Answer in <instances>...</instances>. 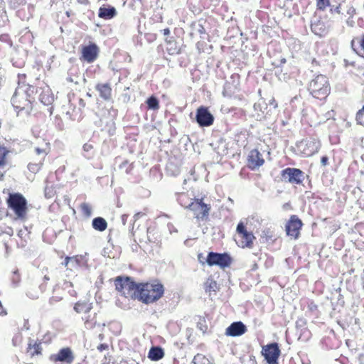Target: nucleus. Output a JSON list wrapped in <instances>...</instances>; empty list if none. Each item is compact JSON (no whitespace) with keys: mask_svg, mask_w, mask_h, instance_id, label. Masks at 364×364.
Here are the masks:
<instances>
[{"mask_svg":"<svg viewBox=\"0 0 364 364\" xmlns=\"http://www.w3.org/2000/svg\"><path fill=\"white\" fill-rule=\"evenodd\" d=\"M66 80L69 82H73L75 85L79 84L80 75H79L78 68L76 67L71 68L68 72Z\"/></svg>","mask_w":364,"mask_h":364,"instance_id":"393cba45","label":"nucleus"},{"mask_svg":"<svg viewBox=\"0 0 364 364\" xmlns=\"http://www.w3.org/2000/svg\"><path fill=\"white\" fill-rule=\"evenodd\" d=\"M176 200L178 203L185 208L189 209V204H191V202H192L194 199H191L189 198L188 195L186 193H176Z\"/></svg>","mask_w":364,"mask_h":364,"instance_id":"b1692460","label":"nucleus"},{"mask_svg":"<svg viewBox=\"0 0 364 364\" xmlns=\"http://www.w3.org/2000/svg\"><path fill=\"white\" fill-rule=\"evenodd\" d=\"M247 161L249 168L254 170L262 166L264 160L257 149H252L248 155Z\"/></svg>","mask_w":364,"mask_h":364,"instance_id":"a211bd4d","label":"nucleus"},{"mask_svg":"<svg viewBox=\"0 0 364 364\" xmlns=\"http://www.w3.org/2000/svg\"><path fill=\"white\" fill-rule=\"evenodd\" d=\"M9 208L15 215L16 220L25 221L27 216V200L25 197L19 193H9L6 200Z\"/></svg>","mask_w":364,"mask_h":364,"instance_id":"f257e3e1","label":"nucleus"},{"mask_svg":"<svg viewBox=\"0 0 364 364\" xmlns=\"http://www.w3.org/2000/svg\"><path fill=\"white\" fill-rule=\"evenodd\" d=\"M62 299V297L60 296H52L49 299V303L51 305H53L54 304L60 301Z\"/></svg>","mask_w":364,"mask_h":364,"instance_id":"49530a36","label":"nucleus"},{"mask_svg":"<svg viewBox=\"0 0 364 364\" xmlns=\"http://www.w3.org/2000/svg\"><path fill=\"white\" fill-rule=\"evenodd\" d=\"M302 225L301 220L296 215H291L285 226L287 235L297 239Z\"/></svg>","mask_w":364,"mask_h":364,"instance_id":"9b49d317","label":"nucleus"},{"mask_svg":"<svg viewBox=\"0 0 364 364\" xmlns=\"http://www.w3.org/2000/svg\"><path fill=\"white\" fill-rule=\"evenodd\" d=\"M41 92L39 95V100L42 104L46 106L51 105L54 101V95L48 87L41 88Z\"/></svg>","mask_w":364,"mask_h":364,"instance_id":"aec40b11","label":"nucleus"},{"mask_svg":"<svg viewBox=\"0 0 364 364\" xmlns=\"http://www.w3.org/2000/svg\"><path fill=\"white\" fill-rule=\"evenodd\" d=\"M73 265L75 266H79L82 267H87V254L85 255H76L73 257Z\"/></svg>","mask_w":364,"mask_h":364,"instance_id":"bb28decb","label":"nucleus"},{"mask_svg":"<svg viewBox=\"0 0 364 364\" xmlns=\"http://www.w3.org/2000/svg\"><path fill=\"white\" fill-rule=\"evenodd\" d=\"M117 14L116 9L110 5H103L100 7L98 11V16L105 20L113 18Z\"/></svg>","mask_w":364,"mask_h":364,"instance_id":"6ab92c4d","label":"nucleus"},{"mask_svg":"<svg viewBox=\"0 0 364 364\" xmlns=\"http://www.w3.org/2000/svg\"><path fill=\"white\" fill-rule=\"evenodd\" d=\"M80 208H81L82 212L83 213V214L85 216L90 217L91 215L92 210H91V208L90 207V205L87 203H82L80 205Z\"/></svg>","mask_w":364,"mask_h":364,"instance_id":"58836bf2","label":"nucleus"},{"mask_svg":"<svg viewBox=\"0 0 364 364\" xmlns=\"http://www.w3.org/2000/svg\"><path fill=\"white\" fill-rule=\"evenodd\" d=\"M191 28L194 32L200 34V36L205 35L206 33L204 26L202 23V21H199L198 23H193L191 24ZM201 38L203 37L201 36Z\"/></svg>","mask_w":364,"mask_h":364,"instance_id":"c756f323","label":"nucleus"},{"mask_svg":"<svg viewBox=\"0 0 364 364\" xmlns=\"http://www.w3.org/2000/svg\"><path fill=\"white\" fill-rule=\"evenodd\" d=\"M356 122L358 124L364 127V110L363 107L361 109H360L357 114L355 117Z\"/></svg>","mask_w":364,"mask_h":364,"instance_id":"ea45409f","label":"nucleus"},{"mask_svg":"<svg viewBox=\"0 0 364 364\" xmlns=\"http://www.w3.org/2000/svg\"><path fill=\"white\" fill-rule=\"evenodd\" d=\"M268 105L272 106L274 109H276L277 107V103L276 102L274 98L273 97L269 100Z\"/></svg>","mask_w":364,"mask_h":364,"instance_id":"6e6d98bb","label":"nucleus"},{"mask_svg":"<svg viewBox=\"0 0 364 364\" xmlns=\"http://www.w3.org/2000/svg\"><path fill=\"white\" fill-rule=\"evenodd\" d=\"M230 87V83H225V84L224 87H223V95L224 97H231L232 93H231V92H230L228 90Z\"/></svg>","mask_w":364,"mask_h":364,"instance_id":"a19ab883","label":"nucleus"},{"mask_svg":"<svg viewBox=\"0 0 364 364\" xmlns=\"http://www.w3.org/2000/svg\"><path fill=\"white\" fill-rule=\"evenodd\" d=\"M306 325V321L303 318H299L296 321V328H302Z\"/></svg>","mask_w":364,"mask_h":364,"instance_id":"a18cd8bd","label":"nucleus"},{"mask_svg":"<svg viewBox=\"0 0 364 364\" xmlns=\"http://www.w3.org/2000/svg\"><path fill=\"white\" fill-rule=\"evenodd\" d=\"M23 1V0H10L9 2H10V4L11 6L16 9V7L18 6V5H20V4Z\"/></svg>","mask_w":364,"mask_h":364,"instance_id":"de8ad7c7","label":"nucleus"},{"mask_svg":"<svg viewBox=\"0 0 364 364\" xmlns=\"http://www.w3.org/2000/svg\"><path fill=\"white\" fill-rule=\"evenodd\" d=\"M328 161V158L326 156H323L321 159V163L323 166L327 165Z\"/></svg>","mask_w":364,"mask_h":364,"instance_id":"4d7b16f0","label":"nucleus"},{"mask_svg":"<svg viewBox=\"0 0 364 364\" xmlns=\"http://www.w3.org/2000/svg\"><path fill=\"white\" fill-rule=\"evenodd\" d=\"M308 90L314 97L321 100L326 99L331 90L328 78L318 75L309 82Z\"/></svg>","mask_w":364,"mask_h":364,"instance_id":"20e7f679","label":"nucleus"},{"mask_svg":"<svg viewBox=\"0 0 364 364\" xmlns=\"http://www.w3.org/2000/svg\"><path fill=\"white\" fill-rule=\"evenodd\" d=\"M51 359L55 362H60L64 364H72L75 356L72 350L67 347L61 348L57 354L52 355Z\"/></svg>","mask_w":364,"mask_h":364,"instance_id":"ddd939ff","label":"nucleus"},{"mask_svg":"<svg viewBox=\"0 0 364 364\" xmlns=\"http://www.w3.org/2000/svg\"><path fill=\"white\" fill-rule=\"evenodd\" d=\"M119 364H139L136 360L133 359L122 360Z\"/></svg>","mask_w":364,"mask_h":364,"instance_id":"603ef678","label":"nucleus"},{"mask_svg":"<svg viewBox=\"0 0 364 364\" xmlns=\"http://www.w3.org/2000/svg\"><path fill=\"white\" fill-rule=\"evenodd\" d=\"M344 61H345V63H346V64H349V65H355V63H354V62H348V60H345Z\"/></svg>","mask_w":364,"mask_h":364,"instance_id":"338daca9","label":"nucleus"},{"mask_svg":"<svg viewBox=\"0 0 364 364\" xmlns=\"http://www.w3.org/2000/svg\"><path fill=\"white\" fill-rule=\"evenodd\" d=\"M161 31L164 36H168L170 34V30L168 28H166L162 30Z\"/></svg>","mask_w":364,"mask_h":364,"instance_id":"e2e57ef3","label":"nucleus"},{"mask_svg":"<svg viewBox=\"0 0 364 364\" xmlns=\"http://www.w3.org/2000/svg\"><path fill=\"white\" fill-rule=\"evenodd\" d=\"M12 63L13 65L16 68H22L25 64V63L23 60L14 61V59L12 60Z\"/></svg>","mask_w":364,"mask_h":364,"instance_id":"3c124183","label":"nucleus"},{"mask_svg":"<svg viewBox=\"0 0 364 364\" xmlns=\"http://www.w3.org/2000/svg\"><path fill=\"white\" fill-rule=\"evenodd\" d=\"M116 289L127 298H137L139 299L140 288L142 283H136L131 277H117L114 281Z\"/></svg>","mask_w":364,"mask_h":364,"instance_id":"7ed1b4c3","label":"nucleus"},{"mask_svg":"<svg viewBox=\"0 0 364 364\" xmlns=\"http://www.w3.org/2000/svg\"><path fill=\"white\" fill-rule=\"evenodd\" d=\"M311 31L318 36H324L328 31V26L321 19V16L315 15L311 21Z\"/></svg>","mask_w":364,"mask_h":364,"instance_id":"4468645a","label":"nucleus"},{"mask_svg":"<svg viewBox=\"0 0 364 364\" xmlns=\"http://www.w3.org/2000/svg\"><path fill=\"white\" fill-rule=\"evenodd\" d=\"M254 109L255 111H260L262 113H264V111L262 110V105H261L260 102L255 103L254 105Z\"/></svg>","mask_w":364,"mask_h":364,"instance_id":"5fc2aeb1","label":"nucleus"},{"mask_svg":"<svg viewBox=\"0 0 364 364\" xmlns=\"http://www.w3.org/2000/svg\"><path fill=\"white\" fill-rule=\"evenodd\" d=\"M92 304H88L86 302H77L74 306V310L77 313H84L87 314L92 309Z\"/></svg>","mask_w":364,"mask_h":364,"instance_id":"a878e982","label":"nucleus"},{"mask_svg":"<svg viewBox=\"0 0 364 364\" xmlns=\"http://www.w3.org/2000/svg\"><path fill=\"white\" fill-rule=\"evenodd\" d=\"M196 120L200 127H209L213 124L214 117L205 107L197 109Z\"/></svg>","mask_w":364,"mask_h":364,"instance_id":"9d476101","label":"nucleus"},{"mask_svg":"<svg viewBox=\"0 0 364 364\" xmlns=\"http://www.w3.org/2000/svg\"><path fill=\"white\" fill-rule=\"evenodd\" d=\"M330 6V0H316V7L318 10L324 11Z\"/></svg>","mask_w":364,"mask_h":364,"instance_id":"c9c22d12","label":"nucleus"},{"mask_svg":"<svg viewBox=\"0 0 364 364\" xmlns=\"http://www.w3.org/2000/svg\"><path fill=\"white\" fill-rule=\"evenodd\" d=\"M217 290V283L213 279H208L205 283V291H214Z\"/></svg>","mask_w":364,"mask_h":364,"instance_id":"72a5a7b5","label":"nucleus"},{"mask_svg":"<svg viewBox=\"0 0 364 364\" xmlns=\"http://www.w3.org/2000/svg\"><path fill=\"white\" fill-rule=\"evenodd\" d=\"M131 165H128V161H124L123 163H122L120 165H119V168L121 169H123L124 168H126L125 169V171L126 173H129L130 170H131Z\"/></svg>","mask_w":364,"mask_h":364,"instance_id":"c03bdc74","label":"nucleus"},{"mask_svg":"<svg viewBox=\"0 0 364 364\" xmlns=\"http://www.w3.org/2000/svg\"><path fill=\"white\" fill-rule=\"evenodd\" d=\"M164 286L160 284H142L140 288L139 300L146 304L154 303L162 297Z\"/></svg>","mask_w":364,"mask_h":364,"instance_id":"f03ea898","label":"nucleus"},{"mask_svg":"<svg viewBox=\"0 0 364 364\" xmlns=\"http://www.w3.org/2000/svg\"><path fill=\"white\" fill-rule=\"evenodd\" d=\"M342 3L343 2H341V1H339L336 5L330 4V6H328V7H330V13L331 14H342L343 15V14L341 13V11Z\"/></svg>","mask_w":364,"mask_h":364,"instance_id":"f704fd0d","label":"nucleus"},{"mask_svg":"<svg viewBox=\"0 0 364 364\" xmlns=\"http://www.w3.org/2000/svg\"><path fill=\"white\" fill-rule=\"evenodd\" d=\"M34 353L33 354H40L41 350V343H35L33 345Z\"/></svg>","mask_w":364,"mask_h":364,"instance_id":"09e8293b","label":"nucleus"},{"mask_svg":"<svg viewBox=\"0 0 364 364\" xmlns=\"http://www.w3.org/2000/svg\"><path fill=\"white\" fill-rule=\"evenodd\" d=\"M108 344L107 343H102V344H100L98 346H97V350L100 351V352H102L103 350H107L108 349Z\"/></svg>","mask_w":364,"mask_h":364,"instance_id":"864d4df0","label":"nucleus"},{"mask_svg":"<svg viewBox=\"0 0 364 364\" xmlns=\"http://www.w3.org/2000/svg\"><path fill=\"white\" fill-rule=\"evenodd\" d=\"M92 228L97 231L102 232L107 228L106 220L102 217H96L92 221Z\"/></svg>","mask_w":364,"mask_h":364,"instance_id":"5701e85b","label":"nucleus"},{"mask_svg":"<svg viewBox=\"0 0 364 364\" xmlns=\"http://www.w3.org/2000/svg\"><path fill=\"white\" fill-rule=\"evenodd\" d=\"M347 14L350 17H353L355 14V9L353 6H349L347 9Z\"/></svg>","mask_w":364,"mask_h":364,"instance_id":"8fccbe9b","label":"nucleus"},{"mask_svg":"<svg viewBox=\"0 0 364 364\" xmlns=\"http://www.w3.org/2000/svg\"><path fill=\"white\" fill-rule=\"evenodd\" d=\"M139 215H140V213H136V214L134 215V221H136V220L139 218Z\"/></svg>","mask_w":364,"mask_h":364,"instance_id":"69168bd1","label":"nucleus"},{"mask_svg":"<svg viewBox=\"0 0 364 364\" xmlns=\"http://www.w3.org/2000/svg\"><path fill=\"white\" fill-rule=\"evenodd\" d=\"M164 356V351L160 346H153L150 348L148 358L154 361H157Z\"/></svg>","mask_w":364,"mask_h":364,"instance_id":"4be33fe9","label":"nucleus"},{"mask_svg":"<svg viewBox=\"0 0 364 364\" xmlns=\"http://www.w3.org/2000/svg\"><path fill=\"white\" fill-rule=\"evenodd\" d=\"M128 217L129 215L126 214L122 215V222L124 225L126 224Z\"/></svg>","mask_w":364,"mask_h":364,"instance_id":"052dcab7","label":"nucleus"},{"mask_svg":"<svg viewBox=\"0 0 364 364\" xmlns=\"http://www.w3.org/2000/svg\"><path fill=\"white\" fill-rule=\"evenodd\" d=\"M280 353L277 343H271L262 347V354L268 364H278Z\"/></svg>","mask_w":364,"mask_h":364,"instance_id":"6e6552de","label":"nucleus"},{"mask_svg":"<svg viewBox=\"0 0 364 364\" xmlns=\"http://www.w3.org/2000/svg\"><path fill=\"white\" fill-rule=\"evenodd\" d=\"M78 102H79V106H80L79 109L84 108L85 107V102L82 99L80 98L78 100Z\"/></svg>","mask_w":364,"mask_h":364,"instance_id":"bf43d9fd","label":"nucleus"},{"mask_svg":"<svg viewBox=\"0 0 364 364\" xmlns=\"http://www.w3.org/2000/svg\"><path fill=\"white\" fill-rule=\"evenodd\" d=\"M8 153L9 151L5 147L0 146V166L5 165Z\"/></svg>","mask_w":364,"mask_h":364,"instance_id":"e433bc0d","label":"nucleus"},{"mask_svg":"<svg viewBox=\"0 0 364 364\" xmlns=\"http://www.w3.org/2000/svg\"><path fill=\"white\" fill-rule=\"evenodd\" d=\"M16 100L17 101L18 100L19 102L15 103L12 97L11 102L14 109L18 110V114L19 112H25L26 114L28 115L33 109V104L31 102V99L28 100L26 97L21 98V96H18Z\"/></svg>","mask_w":364,"mask_h":364,"instance_id":"2eb2a0df","label":"nucleus"},{"mask_svg":"<svg viewBox=\"0 0 364 364\" xmlns=\"http://www.w3.org/2000/svg\"><path fill=\"white\" fill-rule=\"evenodd\" d=\"M82 149H83L84 152L85 153L84 154L85 158L90 159L92 157V156H93V152H92L93 145L91 143H89V142L85 143L82 146Z\"/></svg>","mask_w":364,"mask_h":364,"instance_id":"473e14b6","label":"nucleus"},{"mask_svg":"<svg viewBox=\"0 0 364 364\" xmlns=\"http://www.w3.org/2000/svg\"><path fill=\"white\" fill-rule=\"evenodd\" d=\"M84 319H85V325H86L87 328H92L93 327L92 324L90 323V322L88 321L87 318H85Z\"/></svg>","mask_w":364,"mask_h":364,"instance_id":"0e129e2a","label":"nucleus"},{"mask_svg":"<svg viewBox=\"0 0 364 364\" xmlns=\"http://www.w3.org/2000/svg\"><path fill=\"white\" fill-rule=\"evenodd\" d=\"M193 364H211V363L204 355L198 353L193 359Z\"/></svg>","mask_w":364,"mask_h":364,"instance_id":"7c9ffc66","label":"nucleus"},{"mask_svg":"<svg viewBox=\"0 0 364 364\" xmlns=\"http://www.w3.org/2000/svg\"><path fill=\"white\" fill-rule=\"evenodd\" d=\"M281 175L286 182L292 184L300 185L304 179V173L296 168H286L282 171Z\"/></svg>","mask_w":364,"mask_h":364,"instance_id":"1a4fd4ad","label":"nucleus"},{"mask_svg":"<svg viewBox=\"0 0 364 364\" xmlns=\"http://www.w3.org/2000/svg\"><path fill=\"white\" fill-rule=\"evenodd\" d=\"M147 107L149 109L156 110L159 107V102L157 97L152 95L146 100Z\"/></svg>","mask_w":364,"mask_h":364,"instance_id":"cd10ccee","label":"nucleus"},{"mask_svg":"<svg viewBox=\"0 0 364 364\" xmlns=\"http://www.w3.org/2000/svg\"><path fill=\"white\" fill-rule=\"evenodd\" d=\"M96 90L100 92V96L105 100H109L112 96V88L108 83L97 84Z\"/></svg>","mask_w":364,"mask_h":364,"instance_id":"412c9836","label":"nucleus"},{"mask_svg":"<svg viewBox=\"0 0 364 364\" xmlns=\"http://www.w3.org/2000/svg\"><path fill=\"white\" fill-rule=\"evenodd\" d=\"M38 92V89L35 86L25 84L21 85L18 82V85L13 95V100L15 103L19 102L16 99L18 96H21V98L26 97L28 100L31 99V102L33 103L35 101V96Z\"/></svg>","mask_w":364,"mask_h":364,"instance_id":"0eeeda50","label":"nucleus"},{"mask_svg":"<svg viewBox=\"0 0 364 364\" xmlns=\"http://www.w3.org/2000/svg\"><path fill=\"white\" fill-rule=\"evenodd\" d=\"M98 51V47L95 43L84 46L82 50V58L87 63H92L97 58Z\"/></svg>","mask_w":364,"mask_h":364,"instance_id":"f3484780","label":"nucleus"},{"mask_svg":"<svg viewBox=\"0 0 364 364\" xmlns=\"http://www.w3.org/2000/svg\"><path fill=\"white\" fill-rule=\"evenodd\" d=\"M48 147L47 144L46 145L45 148L36 147L34 151H35V153L38 156V158L37 159V160H39L41 162H43L46 159V155L48 153Z\"/></svg>","mask_w":364,"mask_h":364,"instance_id":"c85d7f7f","label":"nucleus"},{"mask_svg":"<svg viewBox=\"0 0 364 364\" xmlns=\"http://www.w3.org/2000/svg\"><path fill=\"white\" fill-rule=\"evenodd\" d=\"M360 46L362 50H364V35L362 36L361 39L359 41Z\"/></svg>","mask_w":364,"mask_h":364,"instance_id":"680f3d73","label":"nucleus"},{"mask_svg":"<svg viewBox=\"0 0 364 364\" xmlns=\"http://www.w3.org/2000/svg\"><path fill=\"white\" fill-rule=\"evenodd\" d=\"M247 331L246 326L242 321L232 323L225 330L228 336L237 337L243 335Z\"/></svg>","mask_w":364,"mask_h":364,"instance_id":"dca6fc26","label":"nucleus"},{"mask_svg":"<svg viewBox=\"0 0 364 364\" xmlns=\"http://www.w3.org/2000/svg\"><path fill=\"white\" fill-rule=\"evenodd\" d=\"M11 280H12V282H13V284L14 285H17L19 283V282H20V277H19L18 270H15L14 272V274H13Z\"/></svg>","mask_w":364,"mask_h":364,"instance_id":"79ce46f5","label":"nucleus"},{"mask_svg":"<svg viewBox=\"0 0 364 364\" xmlns=\"http://www.w3.org/2000/svg\"><path fill=\"white\" fill-rule=\"evenodd\" d=\"M178 173V170L177 168H176V170H175V171H173L171 173V174H172V175H174V176L177 175Z\"/></svg>","mask_w":364,"mask_h":364,"instance_id":"774afa93","label":"nucleus"},{"mask_svg":"<svg viewBox=\"0 0 364 364\" xmlns=\"http://www.w3.org/2000/svg\"><path fill=\"white\" fill-rule=\"evenodd\" d=\"M43 162H41L39 160H36V161H35V162H30L28 164V169L31 173H36L37 172H38L41 170V168L43 166Z\"/></svg>","mask_w":364,"mask_h":364,"instance_id":"2f4dec72","label":"nucleus"},{"mask_svg":"<svg viewBox=\"0 0 364 364\" xmlns=\"http://www.w3.org/2000/svg\"><path fill=\"white\" fill-rule=\"evenodd\" d=\"M9 36L7 34H1L0 35V41L6 42L8 39Z\"/></svg>","mask_w":364,"mask_h":364,"instance_id":"13d9d810","label":"nucleus"},{"mask_svg":"<svg viewBox=\"0 0 364 364\" xmlns=\"http://www.w3.org/2000/svg\"><path fill=\"white\" fill-rule=\"evenodd\" d=\"M306 146H307L309 148H311L308 152L305 153L306 155L309 156L311 155L313 153L317 151L318 146L316 144L314 141H305Z\"/></svg>","mask_w":364,"mask_h":364,"instance_id":"4c0bfd02","label":"nucleus"},{"mask_svg":"<svg viewBox=\"0 0 364 364\" xmlns=\"http://www.w3.org/2000/svg\"><path fill=\"white\" fill-rule=\"evenodd\" d=\"M232 262L231 257L228 253H218L210 252L206 258V262L209 266H219L221 268L228 267Z\"/></svg>","mask_w":364,"mask_h":364,"instance_id":"423d86ee","label":"nucleus"},{"mask_svg":"<svg viewBox=\"0 0 364 364\" xmlns=\"http://www.w3.org/2000/svg\"><path fill=\"white\" fill-rule=\"evenodd\" d=\"M210 209V205L204 203L202 198L194 199L189 204V210L193 212L198 220L201 221L208 220Z\"/></svg>","mask_w":364,"mask_h":364,"instance_id":"39448f33","label":"nucleus"},{"mask_svg":"<svg viewBox=\"0 0 364 364\" xmlns=\"http://www.w3.org/2000/svg\"><path fill=\"white\" fill-rule=\"evenodd\" d=\"M236 231L242 238L240 246L242 248L251 247L255 237L252 232H248L246 230L245 225L242 222H240L237 224Z\"/></svg>","mask_w":364,"mask_h":364,"instance_id":"f8f14e48","label":"nucleus"},{"mask_svg":"<svg viewBox=\"0 0 364 364\" xmlns=\"http://www.w3.org/2000/svg\"><path fill=\"white\" fill-rule=\"evenodd\" d=\"M62 264L64 265L65 267H68V265L70 264V266L73 267L74 265L73 262V257H66Z\"/></svg>","mask_w":364,"mask_h":364,"instance_id":"37998d69","label":"nucleus"}]
</instances>
